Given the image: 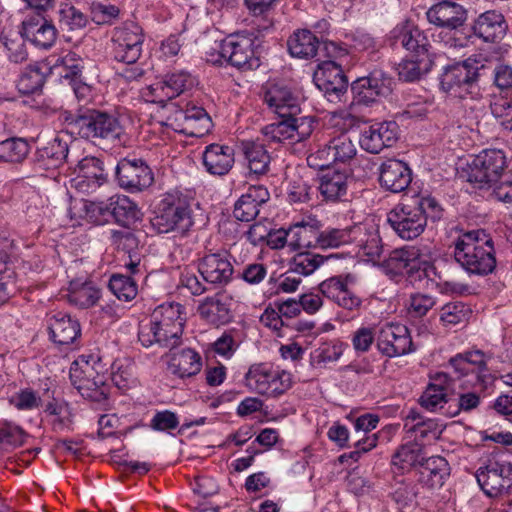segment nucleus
<instances>
[{
  "mask_svg": "<svg viewBox=\"0 0 512 512\" xmlns=\"http://www.w3.org/2000/svg\"><path fill=\"white\" fill-rule=\"evenodd\" d=\"M443 212L434 197L416 195L397 204L388 213L387 222L400 238L413 240L424 232L428 220L439 221Z\"/></svg>",
  "mask_w": 512,
  "mask_h": 512,
  "instance_id": "obj_1",
  "label": "nucleus"
},
{
  "mask_svg": "<svg viewBox=\"0 0 512 512\" xmlns=\"http://www.w3.org/2000/svg\"><path fill=\"white\" fill-rule=\"evenodd\" d=\"M184 307L179 303H163L151 314L147 324H141L138 339L144 347L158 344L174 349L181 343L185 324Z\"/></svg>",
  "mask_w": 512,
  "mask_h": 512,
  "instance_id": "obj_2",
  "label": "nucleus"
},
{
  "mask_svg": "<svg viewBox=\"0 0 512 512\" xmlns=\"http://www.w3.org/2000/svg\"><path fill=\"white\" fill-rule=\"evenodd\" d=\"M454 258L469 274L486 276L494 272L497 260L492 237L485 230H472L455 242Z\"/></svg>",
  "mask_w": 512,
  "mask_h": 512,
  "instance_id": "obj_3",
  "label": "nucleus"
},
{
  "mask_svg": "<svg viewBox=\"0 0 512 512\" xmlns=\"http://www.w3.org/2000/svg\"><path fill=\"white\" fill-rule=\"evenodd\" d=\"M64 120L68 133L94 144L118 139L122 132L114 115L94 108H80L75 113L69 112Z\"/></svg>",
  "mask_w": 512,
  "mask_h": 512,
  "instance_id": "obj_4",
  "label": "nucleus"
},
{
  "mask_svg": "<svg viewBox=\"0 0 512 512\" xmlns=\"http://www.w3.org/2000/svg\"><path fill=\"white\" fill-rule=\"evenodd\" d=\"M490 67L484 58H468L462 62L445 67L440 77L441 89L455 97L464 98L468 95L474 98L478 95L480 78L487 76Z\"/></svg>",
  "mask_w": 512,
  "mask_h": 512,
  "instance_id": "obj_5",
  "label": "nucleus"
},
{
  "mask_svg": "<svg viewBox=\"0 0 512 512\" xmlns=\"http://www.w3.org/2000/svg\"><path fill=\"white\" fill-rule=\"evenodd\" d=\"M208 62L214 65L227 63L239 70H252L260 66L255 55L254 39L245 35H229L218 44L216 52L208 53Z\"/></svg>",
  "mask_w": 512,
  "mask_h": 512,
  "instance_id": "obj_6",
  "label": "nucleus"
},
{
  "mask_svg": "<svg viewBox=\"0 0 512 512\" xmlns=\"http://www.w3.org/2000/svg\"><path fill=\"white\" fill-rule=\"evenodd\" d=\"M191 212L190 206L184 200H173L169 196L161 201L152 225L159 233L175 231L185 235L194 224Z\"/></svg>",
  "mask_w": 512,
  "mask_h": 512,
  "instance_id": "obj_7",
  "label": "nucleus"
},
{
  "mask_svg": "<svg viewBox=\"0 0 512 512\" xmlns=\"http://www.w3.org/2000/svg\"><path fill=\"white\" fill-rule=\"evenodd\" d=\"M383 266L392 275H408L411 280L430 278L435 274V267L428 261H421L419 250L415 247H404L392 251Z\"/></svg>",
  "mask_w": 512,
  "mask_h": 512,
  "instance_id": "obj_8",
  "label": "nucleus"
},
{
  "mask_svg": "<svg viewBox=\"0 0 512 512\" xmlns=\"http://www.w3.org/2000/svg\"><path fill=\"white\" fill-rule=\"evenodd\" d=\"M167 111V125L177 132L201 137L211 129V118L202 107L187 104L183 109L176 103H170Z\"/></svg>",
  "mask_w": 512,
  "mask_h": 512,
  "instance_id": "obj_9",
  "label": "nucleus"
},
{
  "mask_svg": "<svg viewBox=\"0 0 512 512\" xmlns=\"http://www.w3.org/2000/svg\"><path fill=\"white\" fill-rule=\"evenodd\" d=\"M476 479L489 497H497L512 488V464L489 457L476 471Z\"/></svg>",
  "mask_w": 512,
  "mask_h": 512,
  "instance_id": "obj_10",
  "label": "nucleus"
},
{
  "mask_svg": "<svg viewBox=\"0 0 512 512\" xmlns=\"http://www.w3.org/2000/svg\"><path fill=\"white\" fill-rule=\"evenodd\" d=\"M507 167L505 153L498 149H486L475 156L468 173V181L479 188L489 187L500 178Z\"/></svg>",
  "mask_w": 512,
  "mask_h": 512,
  "instance_id": "obj_11",
  "label": "nucleus"
},
{
  "mask_svg": "<svg viewBox=\"0 0 512 512\" xmlns=\"http://www.w3.org/2000/svg\"><path fill=\"white\" fill-rule=\"evenodd\" d=\"M195 84L192 75L184 70L168 73L163 80L148 86L143 92L146 101L159 104L167 110L170 101L187 90H190Z\"/></svg>",
  "mask_w": 512,
  "mask_h": 512,
  "instance_id": "obj_12",
  "label": "nucleus"
},
{
  "mask_svg": "<svg viewBox=\"0 0 512 512\" xmlns=\"http://www.w3.org/2000/svg\"><path fill=\"white\" fill-rule=\"evenodd\" d=\"M143 41L142 28L134 22L115 28L112 36L114 59L128 65L135 64L141 56Z\"/></svg>",
  "mask_w": 512,
  "mask_h": 512,
  "instance_id": "obj_13",
  "label": "nucleus"
},
{
  "mask_svg": "<svg viewBox=\"0 0 512 512\" xmlns=\"http://www.w3.org/2000/svg\"><path fill=\"white\" fill-rule=\"evenodd\" d=\"M117 184L129 192H139L152 185L153 173L144 160L136 157H125L115 167Z\"/></svg>",
  "mask_w": 512,
  "mask_h": 512,
  "instance_id": "obj_14",
  "label": "nucleus"
},
{
  "mask_svg": "<svg viewBox=\"0 0 512 512\" xmlns=\"http://www.w3.org/2000/svg\"><path fill=\"white\" fill-rule=\"evenodd\" d=\"M487 356L480 350L466 351L459 353L449 360L457 377L472 376L473 385L479 386L480 390L487 389L493 381L492 375L488 372Z\"/></svg>",
  "mask_w": 512,
  "mask_h": 512,
  "instance_id": "obj_15",
  "label": "nucleus"
},
{
  "mask_svg": "<svg viewBox=\"0 0 512 512\" xmlns=\"http://www.w3.org/2000/svg\"><path fill=\"white\" fill-rule=\"evenodd\" d=\"M357 154V148L347 133L331 138L315 154L308 157L311 165L321 169L337 163H349Z\"/></svg>",
  "mask_w": 512,
  "mask_h": 512,
  "instance_id": "obj_16",
  "label": "nucleus"
},
{
  "mask_svg": "<svg viewBox=\"0 0 512 512\" xmlns=\"http://www.w3.org/2000/svg\"><path fill=\"white\" fill-rule=\"evenodd\" d=\"M70 380L84 398L94 402H102L107 399L109 394L107 377L95 372L89 364H86L85 368H79L78 364L74 362L70 369Z\"/></svg>",
  "mask_w": 512,
  "mask_h": 512,
  "instance_id": "obj_17",
  "label": "nucleus"
},
{
  "mask_svg": "<svg viewBox=\"0 0 512 512\" xmlns=\"http://www.w3.org/2000/svg\"><path fill=\"white\" fill-rule=\"evenodd\" d=\"M197 268L202 278L216 287L229 284L235 272L231 256L224 250L204 254L198 259Z\"/></svg>",
  "mask_w": 512,
  "mask_h": 512,
  "instance_id": "obj_18",
  "label": "nucleus"
},
{
  "mask_svg": "<svg viewBox=\"0 0 512 512\" xmlns=\"http://www.w3.org/2000/svg\"><path fill=\"white\" fill-rule=\"evenodd\" d=\"M378 350L389 358L414 351L408 328L403 324L387 323L380 328L377 337Z\"/></svg>",
  "mask_w": 512,
  "mask_h": 512,
  "instance_id": "obj_19",
  "label": "nucleus"
},
{
  "mask_svg": "<svg viewBox=\"0 0 512 512\" xmlns=\"http://www.w3.org/2000/svg\"><path fill=\"white\" fill-rule=\"evenodd\" d=\"M314 82L330 102L340 101L347 92L348 80L335 61H324L314 74Z\"/></svg>",
  "mask_w": 512,
  "mask_h": 512,
  "instance_id": "obj_20",
  "label": "nucleus"
},
{
  "mask_svg": "<svg viewBox=\"0 0 512 512\" xmlns=\"http://www.w3.org/2000/svg\"><path fill=\"white\" fill-rule=\"evenodd\" d=\"M399 127L394 121L377 122L365 128L359 139L365 151L378 154L384 148L392 147L398 140Z\"/></svg>",
  "mask_w": 512,
  "mask_h": 512,
  "instance_id": "obj_21",
  "label": "nucleus"
},
{
  "mask_svg": "<svg viewBox=\"0 0 512 512\" xmlns=\"http://www.w3.org/2000/svg\"><path fill=\"white\" fill-rule=\"evenodd\" d=\"M78 175L75 187L84 192L90 193L107 182L108 172L104 162L97 157H85L77 165Z\"/></svg>",
  "mask_w": 512,
  "mask_h": 512,
  "instance_id": "obj_22",
  "label": "nucleus"
},
{
  "mask_svg": "<svg viewBox=\"0 0 512 512\" xmlns=\"http://www.w3.org/2000/svg\"><path fill=\"white\" fill-rule=\"evenodd\" d=\"M319 291L341 308L354 312L362 305V299L348 288L347 279L342 276L330 277L319 284Z\"/></svg>",
  "mask_w": 512,
  "mask_h": 512,
  "instance_id": "obj_23",
  "label": "nucleus"
},
{
  "mask_svg": "<svg viewBox=\"0 0 512 512\" xmlns=\"http://www.w3.org/2000/svg\"><path fill=\"white\" fill-rule=\"evenodd\" d=\"M427 20L439 28L457 29L467 19V12L460 4L443 0L432 5L426 12Z\"/></svg>",
  "mask_w": 512,
  "mask_h": 512,
  "instance_id": "obj_24",
  "label": "nucleus"
},
{
  "mask_svg": "<svg viewBox=\"0 0 512 512\" xmlns=\"http://www.w3.org/2000/svg\"><path fill=\"white\" fill-rule=\"evenodd\" d=\"M507 31V21L504 15L497 10H488L481 13L473 24L474 34L489 43L500 42Z\"/></svg>",
  "mask_w": 512,
  "mask_h": 512,
  "instance_id": "obj_25",
  "label": "nucleus"
},
{
  "mask_svg": "<svg viewBox=\"0 0 512 512\" xmlns=\"http://www.w3.org/2000/svg\"><path fill=\"white\" fill-rule=\"evenodd\" d=\"M390 39L393 44L400 43L407 51L412 52V57H420L430 55L428 48L430 47L427 36L417 26L409 22L397 25L390 32Z\"/></svg>",
  "mask_w": 512,
  "mask_h": 512,
  "instance_id": "obj_26",
  "label": "nucleus"
},
{
  "mask_svg": "<svg viewBox=\"0 0 512 512\" xmlns=\"http://www.w3.org/2000/svg\"><path fill=\"white\" fill-rule=\"evenodd\" d=\"M411 170L406 163L397 159H388L380 167V185L388 191L399 193L411 183Z\"/></svg>",
  "mask_w": 512,
  "mask_h": 512,
  "instance_id": "obj_27",
  "label": "nucleus"
},
{
  "mask_svg": "<svg viewBox=\"0 0 512 512\" xmlns=\"http://www.w3.org/2000/svg\"><path fill=\"white\" fill-rule=\"evenodd\" d=\"M48 330L50 339L58 346H69L81 335L79 322L63 312L49 318Z\"/></svg>",
  "mask_w": 512,
  "mask_h": 512,
  "instance_id": "obj_28",
  "label": "nucleus"
},
{
  "mask_svg": "<svg viewBox=\"0 0 512 512\" xmlns=\"http://www.w3.org/2000/svg\"><path fill=\"white\" fill-rule=\"evenodd\" d=\"M22 36L37 47L50 48L57 37L54 24L44 17H31L23 22Z\"/></svg>",
  "mask_w": 512,
  "mask_h": 512,
  "instance_id": "obj_29",
  "label": "nucleus"
},
{
  "mask_svg": "<svg viewBox=\"0 0 512 512\" xmlns=\"http://www.w3.org/2000/svg\"><path fill=\"white\" fill-rule=\"evenodd\" d=\"M264 102L279 117L298 115L301 110L298 98L283 85L270 86L264 94Z\"/></svg>",
  "mask_w": 512,
  "mask_h": 512,
  "instance_id": "obj_30",
  "label": "nucleus"
},
{
  "mask_svg": "<svg viewBox=\"0 0 512 512\" xmlns=\"http://www.w3.org/2000/svg\"><path fill=\"white\" fill-rule=\"evenodd\" d=\"M203 165L206 171L212 175H226L233 167L234 149L227 145L210 144L203 152Z\"/></svg>",
  "mask_w": 512,
  "mask_h": 512,
  "instance_id": "obj_31",
  "label": "nucleus"
},
{
  "mask_svg": "<svg viewBox=\"0 0 512 512\" xmlns=\"http://www.w3.org/2000/svg\"><path fill=\"white\" fill-rule=\"evenodd\" d=\"M68 151L67 143L55 137L36 150L33 162L41 170L55 169L64 162Z\"/></svg>",
  "mask_w": 512,
  "mask_h": 512,
  "instance_id": "obj_32",
  "label": "nucleus"
},
{
  "mask_svg": "<svg viewBox=\"0 0 512 512\" xmlns=\"http://www.w3.org/2000/svg\"><path fill=\"white\" fill-rule=\"evenodd\" d=\"M450 384L451 378L447 373H437L420 397L421 406L431 412L443 408V405L447 402L446 390Z\"/></svg>",
  "mask_w": 512,
  "mask_h": 512,
  "instance_id": "obj_33",
  "label": "nucleus"
},
{
  "mask_svg": "<svg viewBox=\"0 0 512 512\" xmlns=\"http://www.w3.org/2000/svg\"><path fill=\"white\" fill-rule=\"evenodd\" d=\"M349 177L345 172L327 171L319 178L318 190L327 201L346 200Z\"/></svg>",
  "mask_w": 512,
  "mask_h": 512,
  "instance_id": "obj_34",
  "label": "nucleus"
},
{
  "mask_svg": "<svg viewBox=\"0 0 512 512\" xmlns=\"http://www.w3.org/2000/svg\"><path fill=\"white\" fill-rule=\"evenodd\" d=\"M199 315L214 325H223L230 321V303L223 294L206 297L198 306Z\"/></svg>",
  "mask_w": 512,
  "mask_h": 512,
  "instance_id": "obj_35",
  "label": "nucleus"
},
{
  "mask_svg": "<svg viewBox=\"0 0 512 512\" xmlns=\"http://www.w3.org/2000/svg\"><path fill=\"white\" fill-rule=\"evenodd\" d=\"M320 237V227L317 221L298 222L290 226L289 247L293 250L316 248L320 245Z\"/></svg>",
  "mask_w": 512,
  "mask_h": 512,
  "instance_id": "obj_36",
  "label": "nucleus"
},
{
  "mask_svg": "<svg viewBox=\"0 0 512 512\" xmlns=\"http://www.w3.org/2000/svg\"><path fill=\"white\" fill-rule=\"evenodd\" d=\"M290 55L299 59H311L316 56L319 39L308 29L295 31L287 41Z\"/></svg>",
  "mask_w": 512,
  "mask_h": 512,
  "instance_id": "obj_37",
  "label": "nucleus"
},
{
  "mask_svg": "<svg viewBox=\"0 0 512 512\" xmlns=\"http://www.w3.org/2000/svg\"><path fill=\"white\" fill-rule=\"evenodd\" d=\"M450 467L447 460L441 456L424 458L420 466V481L430 488L441 487L449 475Z\"/></svg>",
  "mask_w": 512,
  "mask_h": 512,
  "instance_id": "obj_38",
  "label": "nucleus"
},
{
  "mask_svg": "<svg viewBox=\"0 0 512 512\" xmlns=\"http://www.w3.org/2000/svg\"><path fill=\"white\" fill-rule=\"evenodd\" d=\"M110 205H113L112 217L118 224L129 227L141 220L142 213L138 205L128 196L114 195L110 197Z\"/></svg>",
  "mask_w": 512,
  "mask_h": 512,
  "instance_id": "obj_39",
  "label": "nucleus"
},
{
  "mask_svg": "<svg viewBox=\"0 0 512 512\" xmlns=\"http://www.w3.org/2000/svg\"><path fill=\"white\" fill-rule=\"evenodd\" d=\"M202 366L200 355L192 349H183L174 353L169 369L180 378L191 377L200 372Z\"/></svg>",
  "mask_w": 512,
  "mask_h": 512,
  "instance_id": "obj_40",
  "label": "nucleus"
},
{
  "mask_svg": "<svg viewBox=\"0 0 512 512\" xmlns=\"http://www.w3.org/2000/svg\"><path fill=\"white\" fill-rule=\"evenodd\" d=\"M423 444L417 441L408 442L401 445L392 456V466L399 471H409L411 468L424 461Z\"/></svg>",
  "mask_w": 512,
  "mask_h": 512,
  "instance_id": "obj_41",
  "label": "nucleus"
},
{
  "mask_svg": "<svg viewBox=\"0 0 512 512\" xmlns=\"http://www.w3.org/2000/svg\"><path fill=\"white\" fill-rule=\"evenodd\" d=\"M433 60L430 55L411 57L402 60L397 67L399 79L404 82L419 81L432 68Z\"/></svg>",
  "mask_w": 512,
  "mask_h": 512,
  "instance_id": "obj_42",
  "label": "nucleus"
},
{
  "mask_svg": "<svg viewBox=\"0 0 512 512\" xmlns=\"http://www.w3.org/2000/svg\"><path fill=\"white\" fill-rule=\"evenodd\" d=\"M380 74L374 69L365 77L358 78L351 84L353 99L359 104L370 105L381 98L378 94L377 81L381 80Z\"/></svg>",
  "mask_w": 512,
  "mask_h": 512,
  "instance_id": "obj_43",
  "label": "nucleus"
},
{
  "mask_svg": "<svg viewBox=\"0 0 512 512\" xmlns=\"http://www.w3.org/2000/svg\"><path fill=\"white\" fill-rule=\"evenodd\" d=\"M243 153L250 173L264 175L269 171L271 156L264 145L255 142H244Z\"/></svg>",
  "mask_w": 512,
  "mask_h": 512,
  "instance_id": "obj_44",
  "label": "nucleus"
},
{
  "mask_svg": "<svg viewBox=\"0 0 512 512\" xmlns=\"http://www.w3.org/2000/svg\"><path fill=\"white\" fill-rule=\"evenodd\" d=\"M361 228L357 224L345 228H328L320 231L319 248H338L342 245L353 243L360 236Z\"/></svg>",
  "mask_w": 512,
  "mask_h": 512,
  "instance_id": "obj_45",
  "label": "nucleus"
},
{
  "mask_svg": "<svg viewBox=\"0 0 512 512\" xmlns=\"http://www.w3.org/2000/svg\"><path fill=\"white\" fill-rule=\"evenodd\" d=\"M277 377V370L265 363L253 364L245 375L247 387L258 394L264 395L270 383Z\"/></svg>",
  "mask_w": 512,
  "mask_h": 512,
  "instance_id": "obj_46",
  "label": "nucleus"
},
{
  "mask_svg": "<svg viewBox=\"0 0 512 512\" xmlns=\"http://www.w3.org/2000/svg\"><path fill=\"white\" fill-rule=\"evenodd\" d=\"M52 70L62 78L76 81L84 68V61L74 52L58 56L51 66Z\"/></svg>",
  "mask_w": 512,
  "mask_h": 512,
  "instance_id": "obj_47",
  "label": "nucleus"
},
{
  "mask_svg": "<svg viewBox=\"0 0 512 512\" xmlns=\"http://www.w3.org/2000/svg\"><path fill=\"white\" fill-rule=\"evenodd\" d=\"M326 259L323 255L305 251L295 254L288 265L300 277H306L322 266Z\"/></svg>",
  "mask_w": 512,
  "mask_h": 512,
  "instance_id": "obj_48",
  "label": "nucleus"
},
{
  "mask_svg": "<svg viewBox=\"0 0 512 512\" xmlns=\"http://www.w3.org/2000/svg\"><path fill=\"white\" fill-rule=\"evenodd\" d=\"M30 151L28 141L20 137H12L0 142V159L6 162L20 163Z\"/></svg>",
  "mask_w": 512,
  "mask_h": 512,
  "instance_id": "obj_49",
  "label": "nucleus"
},
{
  "mask_svg": "<svg viewBox=\"0 0 512 512\" xmlns=\"http://www.w3.org/2000/svg\"><path fill=\"white\" fill-rule=\"evenodd\" d=\"M361 228L360 236L354 240V244L363 250V253L371 258H378L382 254L381 239L374 229H369L364 224H357Z\"/></svg>",
  "mask_w": 512,
  "mask_h": 512,
  "instance_id": "obj_50",
  "label": "nucleus"
},
{
  "mask_svg": "<svg viewBox=\"0 0 512 512\" xmlns=\"http://www.w3.org/2000/svg\"><path fill=\"white\" fill-rule=\"evenodd\" d=\"M261 131L264 137L270 142L293 141L294 130L291 116L279 117L276 122L264 126Z\"/></svg>",
  "mask_w": 512,
  "mask_h": 512,
  "instance_id": "obj_51",
  "label": "nucleus"
},
{
  "mask_svg": "<svg viewBox=\"0 0 512 512\" xmlns=\"http://www.w3.org/2000/svg\"><path fill=\"white\" fill-rule=\"evenodd\" d=\"M45 412L53 416V420L51 421L53 431L61 432L70 428L72 415L69 405L66 402L54 399L46 405Z\"/></svg>",
  "mask_w": 512,
  "mask_h": 512,
  "instance_id": "obj_52",
  "label": "nucleus"
},
{
  "mask_svg": "<svg viewBox=\"0 0 512 512\" xmlns=\"http://www.w3.org/2000/svg\"><path fill=\"white\" fill-rule=\"evenodd\" d=\"M100 298V290L94 287L91 283H83L79 287L71 284V289L68 294L70 303L80 307L88 308L96 304Z\"/></svg>",
  "mask_w": 512,
  "mask_h": 512,
  "instance_id": "obj_53",
  "label": "nucleus"
},
{
  "mask_svg": "<svg viewBox=\"0 0 512 512\" xmlns=\"http://www.w3.org/2000/svg\"><path fill=\"white\" fill-rule=\"evenodd\" d=\"M109 289L119 300L125 302L133 300L138 293L137 284L131 276L122 274H113L111 276Z\"/></svg>",
  "mask_w": 512,
  "mask_h": 512,
  "instance_id": "obj_54",
  "label": "nucleus"
},
{
  "mask_svg": "<svg viewBox=\"0 0 512 512\" xmlns=\"http://www.w3.org/2000/svg\"><path fill=\"white\" fill-rule=\"evenodd\" d=\"M471 314L470 308L463 302H450L440 309V321L444 326L465 323Z\"/></svg>",
  "mask_w": 512,
  "mask_h": 512,
  "instance_id": "obj_55",
  "label": "nucleus"
},
{
  "mask_svg": "<svg viewBox=\"0 0 512 512\" xmlns=\"http://www.w3.org/2000/svg\"><path fill=\"white\" fill-rule=\"evenodd\" d=\"M45 82L44 74L38 67H30L20 77L18 89L23 94H34L39 91Z\"/></svg>",
  "mask_w": 512,
  "mask_h": 512,
  "instance_id": "obj_56",
  "label": "nucleus"
},
{
  "mask_svg": "<svg viewBox=\"0 0 512 512\" xmlns=\"http://www.w3.org/2000/svg\"><path fill=\"white\" fill-rule=\"evenodd\" d=\"M133 365L127 360H116L111 365L110 377L116 387L127 389L133 382Z\"/></svg>",
  "mask_w": 512,
  "mask_h": 512,
  "instance_id": "obj_57",
  "label": "nucleus"
},
{
  "mask_svg": "<svg viewBox=\"0 0 512 512\" xmlns=\"http://www.w3.org/2000/svg\"><path fill=\"white\" fill-rule=\"evenodd\" d=\"M490 111L497 123L507 131H512V102L497 98L490 102Z\"/></svg>",
  "mask_w": 512,
  "mask_h": 512,
  "instance_id": "obj_58",
  "label": "nucleus"
},
{
  "mask_svg": "<svg viewBox=\"0 0 512 512\" xmlns=\"http://www.w3.org/2000/svg\"><path fill=\"white\" fill-rule=\"evenodd\" d=\"M484 62L490 67V69H487V75L492 73L495 87L501 91L512 88V66L503 63L493 65L492 62L486 59H484Z\"/></svg>",
  "mask_w": 512,
  "mask_h": 512,
  "instance_id": "obj_59",
  "label": "nucleus"
},
{
  "mask_svg": "<svg viewBox=\"0 0 512 512\" xmlns=\"http://www.w3.org/2000/svg\"><path fill=\"white\" fill-rule=\"evenodd\" d=\"M409 431L413 432L418 440H436L439 438L442 429L436 420L425 419L413 424L409 427Z\"/></svg>",
  "mask_w": 512,
  "mask_h": 512,
  "instance_id": "obj_60",
  "label": "nucleus"
},
{
  "mask_svg": "<svg viewBox=\"0 0 512 512\" xmlns=\"http://www.w3.org/2000/svg\"><path fill=\"white\" fill-rule=\"evenodd\" d=\"M119 8L112 4L92 2L90 5L91 19L98 25L108 24L119 15Z\"/></svg>",
  "mask_w": 512,
  "mask_h": 512,
  "instance_id": "obj_61",
  "label": "nucleus"
},
{
  "mask_svg": "<svg viewBox=\"0 0 512 512\" xmlns=\"http://www.w3.org/2000/svg\"><path fill=\"white\" fill-rule=\"evenodd\" d=\"M436 304L433 296L422 293H415L410 296L408 312L412 317L420 318L425 316Z\"/></svg>",
  "mask_w": 512,
  "mask_h": 512,
  "instance_id": "obj_62",
  "label": "nucleus"
},
{
  "mask_svg": "<svg viewBox=\"0 0 512 512\" xmlns=\"http://www.w3.org/2000/svg\"><path fill=\"white\" fill-rule=\"evenodd\" d=\"M24 431L18 426H5L0 429V450L9 451L23 444Z\"/></svg>",
  "mask_w": 512,
  "mask_h": 512,
  "instance_id": "obj_63",
  "label": "nucleus"
},
{
  "mask_svg": "<svg viewBox=\"0 0 512 512\" xmlns=\"http://www.w3.org/2000/svg\"><path fill=\"white\" fill-rule=\"evenodd\" d=\"M111 240L113 245L118 249L129 254L134 252L139 245L137 236L129 230H113L111 232Z\"/></svg>",
  "mask_w": 512,
  "mask_h": 512,
  "instance_id": "obj_64",
  "label": "nucleus"
}]
</instances>
